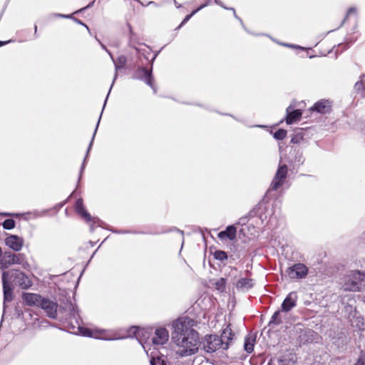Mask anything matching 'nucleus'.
I'll list each match as a JSON object with an SVG mask.
<instances>
[{
	"label": "nucleus",
	"mask_w": 365,
	"mask_h": 365,
	"mask_svg": "<svg viewBox=\"0 0 365 365\" xmlns=\"http://www.w3.org/2000/svg\"><path fill=\"white\" fill-rule=\"evenodd\" d=\"M304 139V136L302 134V129L299 128L295 131V134L291 139V143L294 144H297L301 143Z\"/></svg>",
	"instance_id": "obj_30"
},
{
	"label": "nucleus",
	"mask_w": 365,
	"mask_h": 365,
	"mask_svg": "<svg viewBox=\"0 0 365 365\" xmlns=\"http://www.w3.org/2000/svg\"><path fill=\"white\" fill-rule=\"evenodd\" d=\"M286 273L291 279H302L307 275L308 269L304 264L297 263L288 267Z\"/></svg>",
	"instance_id": "obj_9"
},
{
	"label": "nucleus",
	"mask_w": 365,
	"mask_h": 365,
	"mask_svg": "<svg viewBox=\"0 0 365 365\" xmlns=\"http://www.w3.org/2000/svg\"><path fill=\"white\" fill-rule=\"evenodd\" d=\"M81 333L82 335L89 337H94L96 339L111 340L114 339L113 338H109L108 336H104V331H93L91 329L87 328H81Z\"/></svg>",
	"instance_id": "obj_19"
},
{
	"label": "nucleus",
	"mask_w": 365,
	"mask_h": 365,
	"mask_svg": "<svg viewBox=\"0 0 365 365\" xmlns=\"http://www.w3.org/2000/svg\"><path fill=\"white\" fill-rule=\"evenodd\" d=\"M202 343L203 349L207 353H213L222 347V339L217 334L205 336Z\"/></svg>",
	"instance_id": "obj_5"
},
{
	"label": "nucleus",
	"mask_w": 365,
	"mask_h": 365,
	"mask_svg": "<svg viewBox=\"0 0 365 365\" xmlns=\"http://www.w3.org/2000/svg\"><path fill=\"white\" fill-rule=\"evenodd\" d=\"M214 258L217 260H219L220 262H224L225 260L227 259V254L222 250H217L213 254Z\"/></svg>",
	"instance_id": "obj_31"
},
{
	"label": "nucleus",
	"mask_w": 365,
	"mask_h": 365,
	"mask_svg": "<svg viewBox=\"0 0 365 365\" xmlns=\"http://www.w3.org/2000/svg\"><path fill=\"white\" fill-rule=\"evenodd\" d=\"M254 280L250 278H240L236 282V289L241 292H245L251 289L254 286Z\"/></svg>",
	"instance_id": "obj_18"
},
{
	"label": "nucleus",
	"mask_w": 365,
	"mask_h": 365,
	"mask_svg": "<svg viewBox=\"0 0 365 365\" xmlns=\"http://www.w3.org/2000/svg\"><path fill=\"white\" fill-rule=\"evenodd\" d=\"M13 264H19L24 269H29L30 267L24 254L5 252L0 259V268L4 269Z\"/></svg>",
	"instance_id": "obj_3"
},
{
	"label": "nucleus",
	"mask_w": 365,
	"mask_h": 365,
	"mask_svg": "<svg viewBox=\"0 0 365 365\" xmlns=\"http://www.w3.org/2000/svg\"><path fill=\"white\" fill-rule=\"evenodd\" d=\"M133 78L135 79H140L144 81L147 85L150 86L155 91L153 85V77L152 76V70H148L146 68H138L133 73Z\"/></svg>",
	"instance_id": "obj_10"
},
{
	"label": "nucleus",
	"mask_w": 365,
	"mask_h": 365,
	"mask_svg": "<svg viewBox=\"0 0 365 365\" xmlns=\"http://www.w3.org/2000/svg\"><path fill=\"white\" fill-rule=\"evenodd\" d=\"M236 227L234 225H230L225 230L219 232L218 237L220 239L227 237L230 240H233L236 237Z\"/></svg>",
	"instance_id": "obj_24"
},
{
	"label": "nucleus",
	"mask_w": 365,
	"mask_h": 365,
	"mask_svg": "<svg viewBox=\"0 0 365 365\" xmlns=\"http://www.w3.org/2000/svg\"><path fill=\"white\" fill-rule=\"evenodd\" d=\"M130 333H132L133 336H135L140 344L143 343V341L148 337V333L144 329L139 328L138 327H133L130 329ZM129 336H131V334H128Z\"/></svg>",
	"instance_id": "obj_20"
},
{
	"label": "nucleus",
	"mask_w": 365,
	"mask_h": 365,
	"mask_svg": "<svg viewBox=\"0 0 365 365\" xmlns=\"http://www.w3.org/2000/svg\"><path fill=\"white\" fill-rule=\"evenodd\" d=\"M297 340L300 344L312 343L317 339V334L312 329L297 327Z\"/></svg>",
	"instance_id": "obj_6"
},
{
	"label": "nucleus",
	"mask_w": 365,
	"mask_h": 365,
	"mask_svg": "<svg viewBox=\"0 0 365 365\" xmlns=\"http://www.w3.org/2000/svg\"><path fill=\"white\" fill-rule=\"evenodd\" d=\"M75 21H76L77 24H81V25L84 26L87 29V30H88V31H90V30H89V28L88 27V26H87V25H86L85 24H83L81 20L77 19H75Z\"/></svg>",
	"instance_id": "obj_42"
},
{
	"label": "nucleus",
	"mask_w": 365,
	"mask_h": 365,
	"mask_svg": "<svg viewBox=\"0 0 365 365\" xmlns=\"http://www.w3.org/2000/svg\"><path fill=\"white\" fill-rule=\"evenodd\" d=\"M355 365H365V356H360Z\"/></svg>",
	"instance_id": "obj_40"
},
{
	"label": "nucleus",
	"mask_w": 365,
	"mask_h": 365,
	"mask_svg": "<svg viewBox=\"0 0 365 365\" xmlns=\"http://www.w3.org/2000/svg\"><path fill=\"white\" fill-rule=\"evenodd\" d=\"M215 2H216L217 4H218V2H217V0H215Z\"/></svg>",
	"instance_id": "obj_59"
},
{
	"label": "nucleus",
	"mask_w": 365,
	"mask_h": 365,
	"mask_svg": "<svg viewBox=\"0 0 365 365\" xmlns=\"http://www.w3.org/2000/svg\"><path fill=\"white\" fill-rule=\"evenodd\" d=\"M34 30H35V34H36V33H37V26L36 25H35V26H34Z\"/></svg>",
	"instance_id": "obj_51"
},
{
	"label": "nucleus",
	"mask_w": 365,
	"mask_h": 365,
	"mask_svg": "<svg viewBox=\"0 0 365 365\" xmlns=\"http://www.w3.org/2000/svg\"><path fill=\"white\" fill-rule=\"evenodd\" d=\"M128 26L130 32L129 44L133 48H136L135 45L138 43L136 35L133 33L131 26L128 25Z\"/></svg>",
	"instance_id": "obj_33"
},
{
	"label": "nucleus",
	"mask_w": 365,
	"mask_h": 365,
	"mask_svg": "<svg viewBox=\"0 0 365 365\" xmlns=\"http://www.w3.org/2000/svg\"><path fill=\"white\" fill-rule=\"evenodd\" d=\"M234 334L230 328V324L227 325V327L223 329L220 339H222V349H227L230 345V343L232 341L233 339Z\"/></svg>",
	"instance_id": "obj_17"
},
{
	"label": "nucleus",
	"mask_w": 365,
	"mask_h": 365,
	"mask_svg": "<svg viewBox=\"0 0 365 365\" xmlns=\"http://www.w3.org/2000/svg\"><path fill=\"white\" fill-rule=\"evenodd\" d=\"M354 89L357 91L365 89L364 84L362 80L360 82H356L354 85Z\"/></svg>",
	"instance_id": "obj_39"
},
{
	"label": "nucleus",
	"mask_w": 365,
	"mask_h": 365,
	"mask_svg": "<svg viewBox=\"0 0 365 365\" xmlns=\"http://www.w3.org/2000/svg\"><path fill=\"white\" fill-rule=\"evenodd\" d=\"M38 307L43 309L48 317L51 319L56 318L58 304L56 302L43 297Z\"/></svg>",
	"instance_id": "obj_11"
},
{
	"label": "nucleus",
	"mask_w": 365,
	"mask_h": 365,
	"mask_svg": "<svg viewBox=\"0 0 365 365\" xmlns=\"http://www.w3.org/2000/svg\"><path fill=\"white\" fill-rule=\"evenodd\" d=\"M155 57H156V55H155V56H153V59H152V63L153 62V61H154V59L155 58Z\"/></svg>",
	"instance_id": "obj_54"
},
{
	"label": "nucleus",
	"mask_w": 365,
	"mask_h": 365,
	"mask_svg": "<svg viewBox=\"0 0 365 365\" xmlns=\"http://www.w3.org/2000/svg\"><path fill=\"white\" fill-rule=\"evenodd\" d=\"M297 294L295 292H290L284 299L281 308L283 311L289 312L297 306Z\"/></svg>",
	"instance_id": "obj_15"
},
{
	"label": "nucleus",
	"mask_w": 365,
	"mask_h": 365,
	"mask_svg": "<svg viewBox=\"0 0 365 365\" xmlns=\"http://www.w3.org/2000/svg\"><path fill=\"white\" fill-rule=\"evenodd\" d=\"M173 2L175 3V4L177 8H180V5L178 4L175 0H173Z\"/></svg>",
	"instance_id": "obj_49"
},
{
	"label": "nucleus",
	"mask_w": 365,
	"mask_h": 365,
	"mask_svg": "<svg viewBox=\"0 0 365 365\" xmlns=\"http://www.w3.org/2000/svg\"><path fill=\"white\" fill-rule=\"evenodd\" d=\"M180 354V355L182 356V352L180 351V352H178Z\"/></svg>",
	"instance_id": "obj_58"
},
{
	"label": "nucleus",
	"mask_w": 365,
	"mask_h": 365,
	"mask_svg": "<svg viewBox=\"0 0 365 365\" xmlns=\"http://www.w3.org/2000/svg\"><path fill=\"white\" fill-rule=\"evenodd\" d=\"M231 9L233 11L235 16L238 19V17L236 15L235 10L234 9Z\"/></svg>",
	"instance_id": "obj_52"
},
{
	"label": "nucleus",
	"mask_w": 365,
	"mask_h": 365,
	"mask_svg": "<svg viewBox=\"0 0 365 365\" xmlns=\"http://www.w3.org/2000/svg\"><path fill=\"white\" fill-rule=\"evenodd\" d=\"M93 4H94V1H92V2H91V3H90L87 6L84 7V8L83 9V10H84V9H87V8H90L91 6H93Z\"/></svg>",
	"instance_id": "obj_47"
},
{
	"label": "nucleus",
	"mask_w": 365,
	"mask_h": 365,
	"mask_svg": "<svg viewBox=\"0 0 365 365\" xmlns=\"http://www.w3.org/2000/svg\"><path fill=\"white\" fill-rule=\"evenodd\" d=\"M58 16L63 17V18H69L70 15H63V14H58Z\"/></svg>",
	"instance_id": "obj_46"
},
{
	"label": "nucleus",
	"mask_w": 365,
	"mask_h": 365,
	"mask_svg": "<svg viewBox=\"0 0 365 365\" xmlns=\"http://www.w3.org/2000/svg\"><path fill=\"white\" fill-rule=\"evenodd\" d=\"M292 108L293 107L292 106H289L286 110V123L287 124H292L293 122L299 120L302 116V112L300 110H294L291 111Z\"/></svg>",
	"instance_id": "obj_21"
},
{
	"label": "nucleus",
	"mask_w": 365,
	"mask_h": 365,
	"mask_svg": "<svg viewBox=\"0 0 365 365\" xmlns=\"http://www.w3.org/2000/svg\"><path fill=\"white\" fill-rule=\"evenodd\" d=\"M287 166L286 165H279L273 180L271 182L269 190H277L287 178Z\"/></svg>",
	"instance_id": "obj_8"
},
{
	"label": "nucleus",
	"mask_w": 365,
	"mask_h": 365,
	"mask_svg": "<svg viewBox=\"0 0 365 365\" xmlns=\"http://www.w3.org/2000/svg\"><path fill=\"white\" fill-rule=\"evenodd\" d=\"M4 215H6V216H8V215H11V214H9V213H4Z\"/></svg>",
	"instance_id": "obj_56"
},
{
	"label": "nucleus",
	"mask_w": 365,
	"mask_h": 365,
	"mask_svg": "<svg viewBox=\"0 0 365 365\" xmlns=\"http://www.w3.org/2000/svg\"><path fill=\"white\" fill-rule=\"evenodd\" d=\"M182 251V244L181 245L180 252H181Z\"/></svg>",
	"instance_id": "obj_53"
},
{
	"label": "nucleus",
	"mask_w": 365,
	"mask_h": 365,
	"mask_svg": "<svg viewBox=\"0 0 365 365\" xmlns=\"http://www.w3.org/2000/svg\"><path fill=\"white\" fill-rule=\"evenodd\" d=\"M279 365H294V356L292 354L284 355L277 359Z\"/></svg>",
	"instance_id": "obj_27"
},
{
	"label": "nucleus",
	"mask_w": 365,
	"mask_h": 365,
	"mask_svg": "<svg viewBox=\"0 0 365 365\" xmlns=\"http://www.w3.org/2000/svg\"><path fill=\"white\" fill-rule=\"evenodd\" d=\"M150 4H155V2H153V1H150Z\"/></svg>",
	"instance_id": "obj_57"
},
{
	"label": "nucleus",
	"mask_w": 365,
	"mask_h": 365,
	"mask_svg": "<svg viewBox=\"0 0 365 365\" xmlns=\"http://www.w3.org/2000/svg\"><path fill=\"white\" fill-rule=\"evenodd\" d=\"M102 110H103V109ZM102 113H103V111H101V116H100V118H99V119H98V123H97V125H96V129H95L94 133H93V137H92L91 141V143H90V144H89V146H88V150H87V153H86V157H85L84 160H83V164H82V165H81V170H80L79 180L81 179V175H82V174H83V170H84L85 165H86V159H87V158H88V154H89L90 150H91V146H92V145H93V140H94V138H95V135H96V131H97V129H98V127L99 123H100V120H101V118Z\"/></svg>",
	"instance_id": "obj_25"
},
{
	"label": "nucleus",
	"mask_w": 365,
	"mask_h": 365,
	"mask_svg": "<svg viewBox=\"0 0 365 365\" xmlns=\"http://www.w3.org/2000/svg\"><path fill=\"white\" fill-rule=\"evenodd\" d=\"M255 342V336L248 335L245 337L244 348L247 353H252L254 350V345Z\"/></svg>",
	"instance_id": "obj_26"
},
{
	"label": "nucleus",
	"mask_w": 365,
	"mask_h": 365,
	"mask_svg": "<svg viewBox=\"0 0 365 365\" xmlns=\"http://www.w3.org/2000/svg\"><path fill=\"white\" fill-rule=\"evenodd\" d=\"M226 283L227 279L225 278L221 277L213 282L212 285L217 291L223 292L225 291Z\"/></svg>",
	"instance_id": "obj_29"
},
{
	"label": "nucleus",
	"mask_w": 365,
	"mask_h": 365,
	"mask_svg": "<svg viewBox=\"0 0 365 365\" xmlns=\"http://www.w3.org/2000/svg\"><path fill=\"white\" fill-rule=\"evenodd\" d=\"M206 4H202L200 6H199L197 9L194 10L190 15H187L186 16L185 18H184V24L190 20V19L191 18V16L192 15H194L196 12H197L199 10H200L201 9L204 8L205 6H206Z\"/></svg>",
	"instance_id": "obj_37"
},
{
	"label": "nucleus",
	"mask_w": 365,
	"mask_h": 365,
	"mask_svg": "<svg viewBox=\"0 0 365 365\" xmlns=\"http://www.w3.org/2000/svg\"><path fill=\"white\" fill-rule=\"evenodd\" d=\"M5 230H11L15 227V221L13 219L5 220L2 223Z\"/></svg>",
	"instance_id": "obj_34"
},
{
	"label": "nucleus",
	"mask_w": 365,
	"mask_h": 365,
	"mask_svg": "<svg viewBox=\"0 0 365 365\" xmlns=\"http://www.w3.org/2000/svg\"><path fill=\"white\" fill-rule=\"evenodd\" d=\"M46 213L45 211H42V212H37V211H34L32 212V215H34V217H41L43 215H44Z\"/></svg>",
	"instance_id": "obj_41"
},
{
	"label": "nucleus",
	"mask_w": 365,
	"mask_h": 365,
	"mask_svg": "<svg viewBox=\"0 0 365 365\" xmlns=\"http://www.w3.org/2000/svg\"><path fill=\"white\" fill-rule=\"evenodd\" d=\"M96 39L99 42L101 48L106 51V50H108V49L106 48V46L103 43H102L97 38H96Z\"/></svg>",
	"instance_id": "obj_44"
},
{
	"label": "nucleus",
	"mask_w": 365,
	"mask_h": 365,
	"mask_svg": "<svg viewBox=\"0 0 365 365\" xmlns=\"http://www.w3.org/2000/svg\"><path fill=\"white\" fill-rule=\"evenodd\" d=\"M5 244L13 250L18 252L24 245V240L17 235H10L6 238Z\"/></svg>",
	"instance_id": "obj_13"
},
{
	"label": "nucleus",
	"mask_w": 365,
	"mask_h": 365,
	"mask_svg": "<svg viewBox=\"0 0 365 365\" xmlns=\"http://www.w3.org/2000/svg\"><path fill=\"white\" fill-rule=\"evenodd\" d=\"M171 339L179 346H182V319L179 317L171 326Z\"/></svg>",
	"instance_id": "obj_7"
},
{
	"label": "nucleus",
	"mask_w": 365,
	"mask_h": 365,
	"mask_svg": "<svg viewBox=\"0 0 365 365\" xmlns=\"http://www.w3.org/2000/svg\"><path fill=\"white\" fill-rule=\"evenodd\" d=\"M197 322L184 317V356L196 354L200 345L199 334L194 328Z\"/></svg>",
	"instance_id": "obj_2"
},
{
	"label": "nucleus",
	"mask_w": 365,
	"mask_h": 365,
	"mask_svg": "<svg viewBox=\"0 0 365 365\" xmlns=\"http://www.w3.org/2000/svg\"><path fill=\"white\" fill-rule=\"evenodd\" d=\"M168 331L165 328L157 329L152 341L155 345H163L168 340Z\"/></svg>",
	"instance_id": "obj_14"
},
{
	"label": "nucleus",
	"mask_w": 365,
	"mask_h": 365,
	"mask_svg": "<svg viewBox=\"0 0 365 365\" xmlns=\"http://www.w3.org/2000/svg\"><path fill=\"white\" fill-rule=\"evenodd\" d=\"M365 285V274L357 271L351 273L344 284V289L347 291H360Z\"/></svg>",
	"instance_id": "obj_4"
},
{
	"label": "nucleus",
	"mask_w": 365,
	"mask_h": 365,
	"mask_svg": "<svg viewBox=\"0 0 365 365\" xmlns=\"http://www.w3.org/2000/svg\"><path fill=\"white\" fill-rule=\"evenodd\" d=\"M279 314H280L281 317H282V323L287 322H288V313H289V312L283 311V309H282V308H281V309H279Z\"/></svg>",
	"instance_id": "obj_38"
},
{
	"label": "nucleus",
	"mask_w": 365,
	"mask_h": 365,
	"mask_svg": "<svg viewBox=\"0 0 365 365\" xmlns=\"http://www.w3.org/2000/svg\"><path fill=\"white\" fill-rule=\"evenodd\" d=\"M106 52L108 53V55L110 56L111 60L113 61V60H115L113 54L111 53V52L109 51V50H106Z\"/></svg>",
	"instance_id": "obj_45"
},
{
	"label": "nucleus",
	"mask_w": 365,
	"mask_h": 365,
	"mask_svg": "<svg viewBox=\"0 0 365 365\" xmlns=\"http://www.w3.org/2000/svg\"><path fill=\"white\" fill-rule=\"evenodd\" d=\"M354 12H356V9L354 8L351 7L348 10L346 15L348 16V15L351 14V13H354Z\"/></svg>",
	"instance_id": "obj_43"
},
{
	"label": "nucleus",
	"mask_w": 365,
	"mask_h": 365,
	"mask_svg": "<svg viewBox=\"0 0 365 365\" xmlns=\"http://www.w3.org/2000/svg\"><path fill=\"white\" fill-rule=\"evenodd\" d=\"M287 135V130L279 129L274 133V138L277 140H283Z\"/></svg>",
	"instance_id": "obj_35"
},
{
	"label": "nucleus",
	"mask_w": 365,
	"mask_h": 365,
	"mask_svg": "<svg viewBox=\"0 0 365 365\" xmlns=\"http://www.w3.org/2000/svg\"><path fill=\"white\" fill-rule=\"evenodd\" d=\"M76 212L80 215H81L86 222H91L92 220L91 215L84 208L82 199L80 198L77 200L76 202Z\"/></svg>",
	"instance_id": "obj_23"
},
{
	"label": "nucleus",
	"mask_w": 365,
	"mask_h": 365,
	"mask_svg": "<svg viewBox=\"0 0 365 365\" xmlns=\"http://www.w3.org/2000/svg\"><path fill=\"white\" fill-rule=\"evenodd\" d=\"M68 309L70 312L71 317L73 318L75 320H77V319L79 317L78 309L71 303L68 305Z\"/></svg>",
	"instance_id": "obj_32"
},
{
	"label": "nucleus",
	"mask_w": 365,
	"mask_h": 365,
	"mask_svg": "<svg viewBox=\"0 0 365 365\" xmlns=\"http://www.w3.org/2000/svg\"><path fill=\"white\" fill-rule=\"evenodd\" d=\"M22 299L29 306L38 307L43 297L35 293H24Z\"/></svg>",
	"instance_id": "obj_16"
},
{
	"label": "nucleus",
	"mask_w": 365,
	"mask_h": 365,
	"mask_svg": "<svg viewBox=\"0 0 365 365\" xmlns=\"http://www.w3.org/2000/svg\"><path fill=\"white\" fill-rule=\"evenodd\" d=\"M3 255L2 249L0 247V259L2 257Z\"/></svg>",
	"instance_id": "obj_50"
},
{
	"label": "nucleus",
	"mask_w": 365,
	"mask_h": 365,
	"mask_svg": "<svg viewBox=\"0 0 365 365\" xmlns=\"http://www.w3.org/2000/svg\"><path fill=\"white\" fill-rule=\"evenodd\" d=\"M2 284L4 292V304L13 299V285H16L22 289H29L32 285V282L29 276L19 269H12L4 271L2 273Z\"/></svg>",
	"instance_id": "obj_1"
},
{
	"label": "nucleus",
	"mask_w": 365,
	"mask_h": 365,
	"mask_svg": "<svg viewBox=\"0 0 365 365\" xmlns=\"http://www.w3.org/2000/svg\"><path fill=\"white\" fill-rule=\"evenodd\" d=\"M182 26V22H181L178 26V28L181 27Z\"/></svg>",
	"instance_id": "obj_55"
},
{
	"label": "nucleus",
	"mask_w": 365,
	"mask_h": 365,
	"mask_svg": "<svg viewBox=\"0 0 365 365\" xmlns=\"http://www.w3.org/2000/svg\"><path fill=\"white\" fill-rule=\"evenodd\" d=\"M127 63V57L124 55H120V56H118L116 59L113 60V63H114V66H115V74H114V78H113V83L111 84V86L110 88V90H109V92L107 95V97L106 98H108V95L110 92V90L115 81V80L117 79L118 78V71L124 68V66H125ZM107 102V99H106L105 101V103H104V106H103V108L105 107L106 106V103Z\"/></svg>",
	"instance_id": "obj_12"
},
{
	"label": "nucleus",
	"mask_w": 365,
	"mask_h": 365,
	"mask_svg": "<svg viewBox=\"0 0 365 365\" xmlns=\"http://www.w3.org/2000/svg\"><path fill=\"white\" fill-rule=\"evenodd\" d=\"M312 110L320 113H327L330 111L331 105L329 101L321 100L314 105Z\"/></svg>",
	"instance_id": "obj_22"
},
{
	"label": "nucleus",
	"mask_w": 365,
	"mask_h": 365,
	"mask_svg": "<svg viewBox=\"0 0 365 365\" xmlns=\"http://www.w3.org/2000/svg\"><path fill=\"white\" fill-rule=\"evenodd\" d=\"M150 365H166L163 360H162L160 358L157 357H152L150 359Z\"/></svg>",
	"instance_id": "obj_36"
},
{
	"label": "nucleus",
	"mask_w": 365,
	"mask_h": 365,
	"mask_svg": "<svg viewBox=\"0 0 365 365\" xmlns=\"http://www.w3.org/2000/svg\"><path fill=\"white\" fill-rule=\"evenodd\" d=\"M6 43H7V42H6V41H0V46H4V45H5Z\"/></svg>",
	"instance_id": "obj_48"
},
{
	"label": "nucleus",
	"mask_w": 365,
	"mask_h": 365,
	"mask_svg": "<svg viewBox=\"0 0 365 365\" xmlns=\"http://www.w3.org/2000/svg\"><path fill=\"white\" fill-rule=\"evenodd\" d=\"M281 324H282V317L279 310H277L272 316L271 319L268 323V326L274 328L275 326H278Z\"/></svg>",
	"instance_id": "obj_28"
}]
</instances>
